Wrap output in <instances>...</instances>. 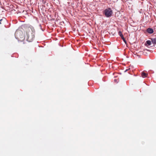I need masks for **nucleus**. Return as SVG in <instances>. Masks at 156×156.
I'll return each instance as SVG.
<instances>
[{
    "instance_id": "f03ea898",
    "label": "nucleus",
    "mask_w": 156,
    "mask_h": 156,
    "mask_svg": "<svg viewBox=\"0 0 156 156\" xmlns=\"http://www.w3.org/2000/svg\"><path fill=\"white\" fill-rule=\"evenodd\" d=\"M15 36L19 41H22L25 39L24 34L21 31H17L15 33Z\"/></svg>"
},
{
    "instance_id": "9d476101",
    "label": "nucleus",
    "mask_w": 156,
    "mask_h": 156,
    "mask_svg": "<svg viewBox=\"0 0 156 156\" xmlns=\"http://www.w3.org/2000/svg\"><path fill=\"white\" fill-rule=\"evenodd\" d=\"M2 19L0 20V24H2Z\"/></svg>"
},
{
    "instance_id": "423d86ee",
    "label": "nucleus",
    "mask_w": 156,
    "mask_h": 156,
    "mask_svg": "<svg viewBox=\"0 0 156 156\" xmlns=\"http://www.w3.org/2000/svg\"><path fill=\"white\" fill-rule=\"evenodd\" d=\"M151 41L154 44H156V38H153L151 39Z\"/></svg>"
},
{
    "instance_id": "0eeeda50",
    "label": "nucleus",
    "mask_w": 156,
    "mask_h": 156,
    "mask_svg": "<svg viewBox=\"0 0 156 156\" xmlns=\"http://www.w3.org/2000/svg\"><path fill=\"white\" fill-rule=\"evenodd\" d=\"M146 42L147 44H148L149 45H150L151 44V42L150 41H149V40L147 41Z\"/></svg>"
},
{
    "instance_id": "7ed1b4c3",
    "label": "nucleus",
    "mask_w": 156,
    "mask_h": 156,
    "mask_svg": "<svg viewBox=\"0 0 156 156\" xmlns=\"http://www.w3.org/2000/svg\"><path fill=\"white\" fill-rule=\"evenodd\" d=\"M112 13V11L110 8H108L106 9L104 11V14L107 17H111Z\"/></svg>"
},
{
    "instance_id": "20e7f679",
    "label": "nucleus",
    "mask_w": 156,
    "mask_h": 156,
    "mask_svg": "<svg viewBox=\"0 0 156 156\" xmlns=\"http://www.w3.org/2000/svg\"><path fill=\"white\" fill-rule=\"evenodd\" d=\"M148 75V74L147 73L144 71L142 72L141 73V76L143 78H145L147 77Z\"/></svg>"
},
{
    "instance_id": "6e6552de",
    "label": "nucleus",
    "mask_w": 156,
    "mask_h": 156,
    "mask_svg": "<svg viewBox=\"0 0 156 156\" xmlns=\"http://www.w3.org/2000/svg\"><path fill=\"white\" fill-rule=\"evenodd\" d=\"M122 39L123 40V41H124V42L125 43V44H126V40L125 39L124 37L123 36L122 37H121Z\"/></svg>"
},
{
    "instance_id": "39448f33",
    "label": "nucleus",
    "mask_w": 156,
    "mask_h": 156,
    "mask_svg": "<svg viewBox=\"0 0 156 156\" xmlns=\"http://www.w3.org/2000/svg\"><path fill=\"white\" fill-rule=\"evenodd\" d=\"M147 31L149 34H152L154 31L151 28H148L147 30Z\"/></svg>"
},
{
    "instance_id": "1a4fd4ad",
    "label": "nucleus",
    "mask_w": 156,
    "mask_h": 156,
    "mask_svg": "<svg viewBox=\"0 0 156 156\" xmlns=\"http://www.w3.org/2000/svg\"><path fill=\"white\" fill-rule=\"evenodd\" d=\"M119 36L121 37L123 36V35L122 34V32L120 31L119 32Z\"/></svg>"
},
{
    "instance_id": "f257e3e1",
    "label": "nucleus",
    "mask_w": 156,
    "mask_h": 156,
    "mask_svg": "<svg viewBox=\"0 0 156 156\" xmlns=\"http://www.w3.org/2000/svg\"><path fill=\"white\" fill-rule=\"evenodd\" d=\"M26 39L28 42H30L34 39L35 30L32 27L27 28L26 30Z\"/></svg>"
}]
</instances>
